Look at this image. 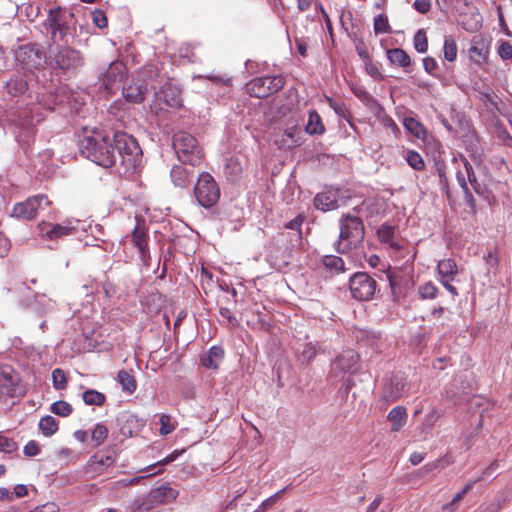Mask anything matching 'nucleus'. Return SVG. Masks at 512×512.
Segmentation results:
<instances>
[{
    "mask_svg": "<svg viewBox=\"0 0 512 512\" xmlns=\"http://www.w3.org/2000/svg\"><path fill=\"white\" fill-rule=\"evenodd\" d=\"M125 75V66L120 61L112 62L104 77L102 79V84L108 91H112L114 88L118 87V85L122 82Z\"/></svg>",
    "mask_w": 512,
    "mask_h": 512,
    "instance_id": "16",
    "label": "nucleus"
},
{
    "mask_svg": "<svg viewBox=\"0 0 512 512\" xmlns=\"http://www.w3.org/2000/svg\"><path fill=\"white\" fill-rule=\"evenodd\" d=\"M285 85L282 75L257 77L246 85L247 92L255 98H266L280 91Z\"/></svg>",
    "mask_w": 512,
    "mask_h": 512,
    "instance_id": "8",
    "label": "nucleus"
},
{
    "mask_svg": "<svg viewBox=\"0 0 512 512\" xmlns=\"http://www.w3.org/2000/svg\"><path fill=\"white\" fill-rule=\"evenodd\" d=\"M406 161L409 164V166L415 170H423L425 167V162L422 156L414 150H410L407 152Z\"/></svg>",
    "mask_w": 512,
    "mask_h": 512,
    "instance_id": "42",
    "label": "nucleus"
},
{
    "mask_svg": "<svg viewBox=\"0 0 512 512\" xmlns=\"http://www.w3.org/2000/svg\"><path fill=\"white\" fill-rule=\"evenodd\" d=\"M423 67L427 73L434 74V71L437 69L438 64L434 58L426 57L423 59Z\"/></svg>",
    "mask_w": 512,
    "mask_h": 512,
    "instance_id": "62",
    "label": "nucleus"
},
{
    "mask_svg": "<svg viewBox=\"0 0 512 512\" xmlns=\"http://www.w3.org/2000/svg\"><path fill=\"white\" fill-rule=\"evenodd\" d=\"M463 166H464V169H465V174L467 176V181L469 182V184L472 186L473 190L476 192V193H481L482 191V186L480 185V183L478 182L477 178H476V175H475V172H474V169L471 165V163H469L465 158L463 159Z\"/></svg>",
    "mask_w": 512,
    "mask_h": 512,
    "instance_id": "38",
    "label": "nucleus"
},
{
    "mask_svg": "<svg viewBox=\"0 0 512 512\" xmlns=\"http://www.w3.org/2000/svg\"><path fill=\"white\" fill-rule=\"evenodd\" d=\"M226 170L229 174L238 175L241 173L242 167L237 159L230 158L226 163Z\"/></svg>",
    "mask_w": 512,
    "mask_h": 512,
    "instance_id": "56",
    "label": "nucleus"
},
{
    "mask_svg": "<svg viewBox=\"0 0 512 512\" xmlns=\"http://www.w3.org/2000/svg\"><path fill=\"white\" fill-rule=\"evenodd\" d=\"M172 144L178 160L183 164L195 167L202 162V148L199 146L196 138L190 133L185 131L175 133Z\"/></svg>",
    "mask_w": 512,
    "mask_h": 512,
    "instance_id": "3",
    "label": "nucleus"
},
{
    "mask_svg": "<svg viewBox=\"0 0 512 512\" xmlns=\"http://www.w3.org/2000/svg\"><path fill=\"white\" fill-rule=\"evenodd\" d=\"M305 131L310 135H320L323 134L325 131L322 119L315 110H312L309 113V118L305 126Z\"/></svg>",
    "mask_w": 512,
    "mask_h": 512,
    "instance_id": "29",
    "label": "nucleus"
},
{
    "mask_svg": "<svg viewBox=\"0 0 512 512\" xmlns=\"http://www.w3.org/2000/svg\"><path fill=\"white\" fill-rule=\"evenodd\" d=\"M117 378L123 391L131 394L136 390L137 383L134 376L130 372L126 370H120L118 372Z\"/></svg>",
    "mask_w": 512,
    "mask_h": 512,
    "instance_id": "34",
    "label": "nucleus"
},
{
    "mask_svg": "<svg viewBox=\"0 0 512 512\" xmlns=\"http://www.w3.org/2000/svg\"><path fill=\"white\" fill-rule=\"evenodd\" d=\"M373 28L375 34H383L391 32L388 17L385 14H379L374 18Z\"/></svg>",
    "mask_w": 512,
    "mask_h": 512,
    "instance_id": "41",
    "label": "nucleus"
},
{
    "mask_svg": "<svg viewBox=\"0 0 512 512\" xmlns=\"http://www.w3.org/2000/svg\"><path fill=\"white\" fill-rule=\"evenodd\" d=\"M18 381V376L9 367L0 366V388L3 389V393L14 397Z\"/></svg>",
    "mask_w": 512,
    "mask_h": 512,
    "instance_id": "20",
    "label": "nucleus"
},
{
    "mask_svg": "<svg viewBox=\"0 0 512 512\" xmlns=\"http://www.w3.org/2000/svg\"><path fill=\"white\" fill-rule=\"evenodd\" d=\"M182 452H183V450L182 451L175 450L172 453H170L169 455H167L163 460L157 462L156 464L147 466L145 469H143V471L148 472V471H151L154 467H156L158 465L164 466L166 464H169V463L175 461Z\"/></svg>",
    "mask_w": 512,
    "mask_h": 512,
    "instance_id": "51",
    "label": "nucleus"
},
{
    "mask_svg": "<svg viewBox=\"0 0 512 512\" xmlns=\"http://www.w3.org/2000/svg\"><path fill=\"white\" fill-rule=\"evenodd\" d=\"M162 80H164V75L161 74L159 68L156 65H148L140 71L137 79L123 87V96L128 102L141 103L148 90L157 89L155 82L161 83Z\"/></svg>",
    "mask_w": 512,
    "mask_h": 512,
    "instance_id": "2",
    "label": "nucleus"
},
{
    "mask_svg": "<svg viewBox=\"0 0 512 512\" xmlns=\"http://www.w3.org/2000/svg\"><path fill=\"white\" fill-rule=\"evenodd\" d=\"M107 436L108 428L105 425L98 423L92 431L91 438L98 446L104 443V441L107 439Z\"/></svg>",
    "mask_w": 512,
    "mask_h": 512,
    "instance_id": "46",
    "label": "nucleus"
},
{
    "mask_svg": "<svg viewBox=\"0 0 512 512\" xmlns=\"http://www.w3.org/2000/svg\"><path fill=\"white\" fill-rule=\"evenodd\" d=\"M17 64L29 72L40 70L46 64V53L36 43H28L19 46L14 53Z\"/></svg>",
    "mask_w": 512,
    "mask_h": 512,
    "instance_id": "6",
    "label": "nucleus"
},
{
    "mask_svg": "<svg viewBox=\"0 0 512 512\" xmlns=\"http://www.w3.org/2000/svg\"><path fill=\"white\" fill-rule=\"evenodd\" d=\"M219 315L223 319H226L233 326H236L238 324V320L227 307H220Z\"/></svg>",
    "mask_w": 512,
    "mask_h": 512,
    "instance_id": "57",
    "label": "nucleus"
},
{
    "mask_svg": "<svg viewBox=\"0 0 512 512\" xmlns=\"http://www.w3.org/2000/svg\"><path fill=\"white\" fill-rule=\"evenodd\" d=\"M51 64L64 71L75 70L83 65V58L79 51L69 46H59L51 52Z\"/></svg>",
    "mask_w": 512,
    "mask_h": 512,
    "instance_id": "11",
    "label": "nucleus"
},
{
    "mask_svg": "<svg viewBox=\"0 0 512 512\" xmlns=\"http://www.w3.org/2000/svg\"><path fill=\"white\" fill-rule=\"evenodd\" d=\"M404 127L418 139H423L426 131L423 125L412 117H406L403 121Z\"/></svg>",
    "mask_w": 512,
    "mask_h": 512,
    "instance_id": "35",
    "label": "nucleus"
},
{
    "mask_svg": "<svg viewBox=\"0 0 512 512\" xmlns=\"http://www.w3.org/2000/svg\"><path fill=\"white\" fill-rule=\"evenodd\" d=\"M406 382L405 379L401 375H393L391 376L389 383L386 385L383 391V398L387 402H394L399 399L404 390H405Z\"/></svg>",
    "mask_w": 512,
    "mask_h": 512,
    "instance_id": "18",
    "label": "nucleus"
},
{
    "mask_svg": "<svg viewBox=\"0 0 512 512\" xmlns=\"http://www.w3.org/2000/svg\"><path fill=\"white\" fill-rule=\"evenodd\" d=\"M7 91L12 96H20L28 89V83L21 76H13L6 83Z\"/></svg>",
    "mask_w": 512,
    "mask_h": 512,
    "instance_id": "30",
    "label": "nucleus"
},
{
    "mask_svg": "<svg viewBox=\"0 0 512 512\" xmlns=\"http://www.w3.org/2000/svg\"><path fill=\"white\" fill-rule=\"evenodd\" d=\"M454 280V278H440V282L441 284L445 287V289L453 296H457L458 295V291L456 289V287H454L452 285V281Z\"/></svg>",
    "mask_w": 512,
    "mask_h": 512,
    "instance_id": "63",
    "label": "nucleus"
},
{
    "mask_svg": "<svg viewBox=\"0 0 512 512\" xmlns=\"http://www.w3.org/2000/svg\"><path fill=\"white\" fill-rule=\"evenodd\" d=\"M378 239L391 248L398 250L400 249V245L394 241V228L390 225L383 224L377 230Z\"/></svg>",
    "mask_w": 512,
    "mask_h": 512,
    "instance_id": "32",
    "label": "nucleus"
},
{
    "mask_svg": "<svg viewBox=\"0 0 512 512\" xmlns=\"http://www.w3.org/2000/svg\"><path fill=\"white\" fill-rule=\"evenodd\" d=\"M437 271L440 278H454L458 273L456 262L450 258L439 261Z\"/></svg>",
    "mask_w": 512,
    "mask_h": 512,
    "instance_id": "33",
    "label": "nucleus"
},
{
    "mask_svg": "<svg viewBox=\"0 0 512 512\" xmlns=\"http://www.w3.org/2000/svg\"><path fill=\"white\" fill-rule=\"evenodd\" d=\"M73 16L71 12L63 10L61 7L49 9L45 20L46 27L50 30L51 39L56 42L57 35L62 40L69 30V19Z\"/></svg>",
    "mask_w": 512,
    "mask_h": 512,
    "instance_id": "10",
    "label": "nucleus"
},
{
    "mask_svg": "<svg viewBox=\"0 0 512 512\" xmlns=\"http://www.w3.org/2000/svg\"><path fill=\"white\" fill-rule=\"evenodd\" d=\"M456 178H457V182H458L459 186L462 188V190L464 192L466 201L472 202L473 195L468 187L467 176L465 174V170L464 171L459 170L456 174Z\"/></svg>",
    "mask_w": 512,
    "mask_h": 512,
    "instance_id": "48",
    "label": "nucleus"
},
{
    "mask_svg": "<svg viewBox=\"0 0 512 512\" xmlns=\"http://www.w3.org/2000/svg\"><path fill=\"white\" fill-rule=\"evenodd\" d=\"M349 289L354 299L372 300L377 291V282L366 272H357L350 277Z\"/></svg>",
    "mask_w": 512,
    "mask_h": 512,
    "instance_id": "9",
    "label": "nucleus"
},
{
    "mask_svg": "<svg viewBox=\"0 0 512 512\" xmlns=\"http://www.w3.org/2000/svg\"><path fill=\"white\" fill-rule=\"evenodd\" d=\"M313 202L317 210L323 212L335 210L338 208V190L330 188L317 193Z\"/></svg>",
    "mask_w": 512,
    "mask_h": 512,
    "instance_id": "17",
    "label": "nucleus"
},
{
    "mask_svg": "<svg viewBox=\"0 0 512 512\" xmlns=\"http://www.w3.org/2000/svg\"><path fill=\"white\" fill-rule=\"evenodd\" d=\"M194 196L203 208L213 207L220 198V189L214 178L207 172H203L194 187Z\"/></svg>",
    "mask_w": 512,
    "mask_h": 512,
    "instance_id": "7",
    "label": "nucleus"
},
{
    "mask_svg": "<svg viewBox=\"0 0 512 512\" xmlns=\"http://www.w3.org/2000/svg\"><path fill=\"white\" fill-rule=\"evenodd\" d=\"M59 509L54 503H46L42 506L36 507L34 510L30 512H58Z\"/></svg>",
    "mask_w": 512,
    "mask_h": 512,
    "instance_id": "64",
    "label": "nucleus"
},
{
    "mask_svg": "<svg viewBox=\"0 0 512 512\" xmlns=\"http://www.w3.org/2000/svg\"><path fill=\"white\" fill-rule=\"evenodd\" d=\"M113 462H114V459L109 455L103 456L100 454H95L90 459L91 464H99V465H104V466H110L113 464Z\"/></svg>",
    "mask_w": 512,
    "mask_h": 512,
    "instance_id": "55",
    "label": "nucleus"
},
{
    "mask_svg": "<svg viewBox=\"0 0 512 512\" xmlns=\"http://www.w3.org/2000/svg\"><path fill=\"white\" fill-rule=\"evenodd\" d=\"M359 355L354 350L342 352L331 364V373L335 376L353 374L358 370Z\"/></svg>",
    "mask_w": 512,
    "mask_h": 512,
    "instance_id": "14",
    "label": "nucleus"
},
{
    "mask_svg": "<svg viewBox=\"0 0 512 512\" xmlns=\"http://www.w3.org/2000/svg\"><path fill=\"white\" fill-rule=\"evenodd\" d=\"M50 410L58 416L67 417L72 412V406L66 401L59 400L51 405Z\"/></svg>",
    "mask_w": 512,
    "mask_h": 512,
    "instance_id": "43",
    "label": "nucleus"
},
{
    "mask_svg": "<svg viewBox=\"0 0 512 512\" xmlns=\"http://www.w3.org/2000/svg\"><path fill=\"white\" fill-rule=\"evenodd\" d=\"M49 205V201L45 195H37L28 198L24 202L17 203L11 212V216L24 220L33 219L37 211L42 208V204Z\"/></svg>",
    "mask_w": 512,
    "mask_h": 512,
    "instance_id": "13",
    "label": "nucleus"
},
{
    "mask_svg": "<svg viewBox=\"0 0 512 512\" xmlns=\"http://www.w3.org/2000/svg\"><path fill=\"white\" fill-rule=\"evenodd\" d=\"M92 19L94 24L99 28H105L107 26V17L105 13L101 10H95L92 13Z\"/></svg>",
    "mask_w": 512,
    "mask_h": 512,
    "instance_id": "53",
    "label": "nucleus"
},
{
    "mask_svg": "<svg viewBox=\"0 0 512 512\" xmlns=\"http://www.w3.org/2000/svg\"><path fill=\"white\" fill-rule=\"evenodd\" d=\"M387 419L391 422L392 431H399L402 426H404L406 419H407V413L404 407L397 406L394 407L387 415Z\"/></svg>",
    "mask_w": 512,
    "mask_h": 512,
    "instance_id": "27",
    "label": "nucleus"
},
{
    "mask_svg": "<svg viewBox=\"0 0 512 512\" xmlns=\"http://www.w3.org/2000/svg\"><path fill=\"white\" fill-rule=\"evenodd\" d=\"M414 8L419 13L425 14L431 9V0H415Z\"/></svg>",
    "mask_w": 512,
    "mask_h": 512,
    "instance_id": "60",
    "label": "nucleus"
},
{
    "mask_svg": "<svg viewBox=\"0 0 512 512\" xmlns=\"http://www.w3.org/2000/svg\"><path fill=\"white\" fill-rule=\"evenodd\" d=\"M386 277H387V280L389 282V286H390V289H391V292L392 294H396V289L399 285V276L395 273H392L390 271H388L386 273Z\"/></svg>",
    "mask_w": 512,
    "mask_h": 512,
    "instance_id": "61",
    "label": "nucleus"
},
{
    "mask_svg": "<svg viewBox=\"0 0 512 512\" xmlns=\"http://www.w3.org/2000/svg\"><path fill=\"white\" fill-rule=\"evenodd\" d=\"M156 508L157 506L148 493L136 497L128 506L129 512H151Z\"/></svg>",
    "mask_w": 512,
    "mask_h": 512,
    "instance_id": "24",
    "label": "nucleus"
},
{
    "mask_svg": "<svg viewBox=\"0 0 512 512\" xmlns=\"http://www.w3.org/2000/svg\"><path fill=\"white\" fill-rule=\"evenodd\" d=\"M414 48L420 53H424L428 49V40L423 29L418 30L413 39Z\"/></svg>",
    "mask_w": 512,
    "mask_h": 512,
    "instance_id": "44",
    "label": "nucleus"
},
{
    "mask_svg": "<svg viewBox=\"0 0 512 512\" xmlns=\"http://www.w3.org/2000/svg\"><path fill=\"white\" fill-rule=\"evenodd\" d=\"M132 241L134 245L139 249L141 255L144 256L148 250L147 233L144 226L139 224L136 225L132 232Z\"/></svg>",
    "mask_w": 512,
    "mask_h": 512,
    "instance_id": "31",
    "label": "nucleus"
},
{
    "mask_svg": "<svg viewBox=\"0 0 512 512\" xmlns=\"http://www.w3.org/2000/svg\"><path fill=\"white\" fill-rule=\"evenodd\" d=\"M437 292L438 288L431 281L421 284L418 287V294L421 299H434L437 296Z\"/></svg>",
    "mask_w": 512,
    "mask_h": 512,
    "instance_id": "40",
    "label": "nucleus"
},
{
    "mask_svg": "<svg viewBox=\"0 0 512 512\" xmlns=\"http://www.w3.org/2000/svg\"><path fill=\"white\" fill-rule=\"evenodd\" d=\"M160 434L168 435L175 430L174 424L171 422V417L167 414H163L160 417Z\"/></svg>",
    "mask_w": 512,
    "mask_h": 512,
    "instance_id": "49",
    "label": "nucleus"
},
{
    "mask_svg": "<svg viewBox=\"0 0 512 512\" xmlns=\"http://www.w3.org/2000/svg\"><path fill=\"white\" fill-rule=\"evenodd\" d=\"M387 58L391 64L406 68L410 65L409 55L401 48H392L387 50Z\"/></svg>",
    "mask_w": 512,
    "mask_h": 512,
    "instance_id": "26",
    "label": "nucleus"
},
{
    "mask_svg": "<svg viewBox=\"0 0 512 512\" xmlns=\"http://www.w3.org/2000/svg\"><path fill=\"white\" fill-rule=\"evenodd\" d=\"M498 54L503 60L512 58V45L509 42H502L498 48Z\"/></svg>",
    "mask_w": 512,
    "mask_h": 512,
    "instance_id": "54",
    "label": "nucleus"
},
{
    "mask_svg": "<svg viewBox=\"0 0 512 512\" xmlns=\"http://www.w3.org/2000/svg\"><path fill=\"white\" fill-rule=\"evenodd\" d=\"M194 176V170H189L182 165H174L170 177L175 186L185 188L189 185Z\"/></svg>",
    "mask_w": 512,
    "mask_h": 512,
    "instance_id": "22",
    "label": "nucleus"
},
{
    "mask_svg": "<svg viewBox=\"0 0 512 512\" xmlns=\"http://www.w3.org/2000/svg\"><path fill=\"white\" fill-rule=\"evenodd\" d=\"M469 53H470V58L480 64L482 62H484L486 60V57H487V54H488V50L487 48L484 46V44H474L471 46V48L469 49Z\"/></svg>",
    "mask_w": 512,
    "mask_h": 512,
    "instance_id": "39",
    "label": "nucleus"
},
{
    "mask_svg": "<svg viewBox=\"0 0 512 512\" xmlns=\"http://www.w3.org/2000/svg\"><path fill=\"white\" fill-rule=\"evenodd\" d=\"M37 230L41 239L53 242L73 235L77 232V228L73 225V221L70 220L61 224L41 222L37 225Z\"/></svg>",
    "mask_w": 512,
    "mask_h": 512,
    "instance_id": "12",
    "label": "nucleus"
},
{
    "mask_svg": "<svg viewBox=\"0 0 512 512\" xmlns=\"http://www.w3.org/2000/svg\"><path fill=\"white\" fill-rule=\"evenodd\" d=\"M39 429L45 436H51L58 430V422L50 415L42 417L39 421Z\"/></svg>",
    "mask_w": 512,
    "mask_h": 512,
    "instance_id": "36",
    "label": "nucleus"
},
{
    "mask_svg": "<svg viewBox=\"0 0 512 512\" xmlns=\"http://www.w3.org/2000/svg\"><path fill=\"white\" fill-rule=\"evenodd\" d=\"M157 89L153 90L155 97L169 107H177L181 104L180 89L164 75L161 83L155 82Z\"/></svg>",
    "mask_w": 512,
    "mask_h": 512,
    "instance_id": "15",
    "label": "nucleus"
},
{
    "mask_svg": "<svg viewBox=\"0 0 512 512\" xmlns=\"http://www.w3.org/2000/svg\"><path fill=\"white\" fill-rule=\"evenodd\" d=\"M17 450V443L6 437L0 435V452L12 453Z\"/></svg>",
    "mask_w": 512,
    "mask_h": 512,
    "instance_id": "50",
    "label": "nucleus"
},
{
    "mask_svg": "<svg viewBox=\"0 0 512 512\" xmlns=\"http://www.w3.org/2000/svg\"><path fill=\"white\" fill-rule=\"evenodd\" d=\"M324 267L330 271L332 275H337L346 271L344 260L335 255H326L323 257Z\"/></svg>",
    "mask_w": 512,
    "mask_h": 512,
    "instance_id": "28",
    "label": "nucleus"
},
{
    "mask_svg": "<svg viewBox=\"0 0 512 512\" xmlns=\"http://www.w3.org/2000/svg\"><path fill=\"white\" fill-rule=\"evenodd\" d=\"M112 144L114 151L118 153L121 164L127 170L135 169L140 161L141 149L137 141L126 133H116L113 137Z\"/></svg>",
    "mask_w": 512,
    "mask_h": 512,
    "instance_id": "5",
    "label": "nucleus"
},
{
    "mask_svg": "<svg viewBox=\"0 0 512 512\" xmlns=\"http://www.w3.org/2000/svg\"><path fill=\"white\" fill-rule=\"evenodd\" d=\"M161 472V469H159L157 472H150L148 471L146 475L144 476H136V477H133V478H130V479H121L119 480L117 483L121 486H131V485H136L138 484L141 479L143 478H146V477H152L158 473Z\"/></svg>",
    "mask_w": 512,
    "mask_h": 512,
    "instance_id": "52",
    "label": "nucleus"
},
{
    "mask_svg": "<svg viewBox=\"0 0 512 512\" xmlns=\"http://www.w3.org/2000/svg\"><path fill=\"white\" fill-rule=\"evenodd\" d=\"M82 398H83V401L85 402V404L96 405V406L103 405L106 400V397L103 393L93 390V389H89V390L85 391L83 393Z\"/></svg>",
    "mask_w": 512,
    "mask_h": 512,
    "instance_id": "37",
    "label": "nucleus"
},
{
    "mask_svg": "<svg viewBox=\"0 0 512 512\" xmlns=\"http://www.w3.org/2000/svg\"><path fill=\"white\" fill-rule=\"evenodd\" d=\"M40 452L39 445L35 441H29L24 447V454L32 457L38 455Z\"/></svg>",
    "mask_w": 512,
    "mask_h": 512,
    "instance_id": "59",
    "label": "nucleus"
},
{
    "mask_svg": "<svg viewBox=\"0 0 512 512\" xmlns=\"http://www.w3.org/2000/svg\"><path fill=\"white\" fill-rule=\"evenodd\" d=\"M320 350L318 342H307L297 349V356L301 363H310Z\"/></svg>",
    "mask_w": 512,
    "mask_h": 512,
    "instance_id": "25",
    "label": "nucleus"
},
{
    "mask_svg": "<svg viewBox=\"0 0 512 512\" xmlns=\"http://www.w3.org/2000/svg\"><path fill=\"white\" fill-rule=\"evenodd\" d=\"M301 131L296 127L292 126L287 128L280 138L276 140V144L281 149H292L301 144Z\"/></svg>",
    "mask_w": 512,
    "mask_h": 512,
    "instance_id": "21",
    "label": "nucleus"
},
{
    "mask_svg": "<svg viewBox=\"0 0 512 512\" xmlns=\"http://www.w3.org/2000/svg\"><path fill=\"white\" fill-rule=\"evenodd\" d=\"M364 236L362 220L355 215H344L340 220V235L337 251L344 253L356 247Z\"/></svg>",
    "mask_w": 512,
    "mask_h": 512,
    "instance_id": "4",
    "label": "nucleus"
},
{
    "mask_svg": "<svg viewBox=\"0 0 512 512\" xmlns=\"http://www.w3.org/2000/svg\"><path fill=\"white\" fill-rule=\"evenodd\" d=\"M380 121L381 124L385 128L389 129L392 133L396 134L398 132V126L390 116L384 115L383 117H381Z\"/></svg>",
    "mask_w": 512,
    "mask_h": 512,
    "instance_id": "58",
    "label": "nucleus"
},
{
    "mask_svg": "<svg viewBox=\"0 0 512 512\" xmlns=\"http://www.w3.org/2000/svg\"><path fill=\"white\" fill-rule=\"evenodd\" d=\"M79 149L85 158L99 166L108 168L116 163L117 155L112 140L102 131L85 130L79 138Z\"/></svg>",
    "mask_w": 512,
    "mask_h": 512,
    "instance_id": "1",
    "label": "nucleus"
},
{
    "mask_svg": "<svg viewBox=\"0 0 512 512\" xmlns=\"http://www.w3.org/2000/svg\"><path fill=\"white\" fill-rule=\"evenodd\" d=\"M52 382L53 387L56 390L65 389L67 386V378L65 372L60 368L54 369L52 372Z\"/></svg>",
    "mask_w": 512,
    "mask_h": 512,
    "instance_id": "45",
    "label": "nucleus"
},
{
    "mask_svg": "<svg viewBox=\"0 0 512 512\" xmlns=\"http://www.w3.org/2000/svg\"><path fill=\"white\" fill-rule=\"evenodd\" d=\"M148 494L157 507L175 500L178 496V492L169 485H161L151 489Z\"/></svg>",
    "mask_w": 512,
    "mask_h": 512,
    "instance_id": "19",
    "label": "nucleus"
},
{
    "mask_svg": "<svg viewBox=\"0 0 512 512\" xmlns=\"http://www.w3.org/2000/svg\"><path fill=\"white\" fill-rule=\"evenodd\" d=\"M223 356L224 352L222 348L213 346L207 352L201 355L200 362L206 368L217 369L219 363L223 359Z\"/></svg>",
    "mask_w": 512,
    "mask_h": 512,
    "instance_id": "23",
    "label": "nucleus"
},
{
    "mask_svg": "<svg viewBox=\"0 0 512 512\" xmlns=\"http://www.w3.org/2000/svg\"><path fill=\"white\" fill-rule=\"evenodd\" d=\"M457 57V45L452 38H446L444 41V58L452 62Z\"/></svg>",
    "mask_w": 512,
    "mask_h": 512,
    "instance_id": "47",
    "label": "nucleus"
}]
</instances>
